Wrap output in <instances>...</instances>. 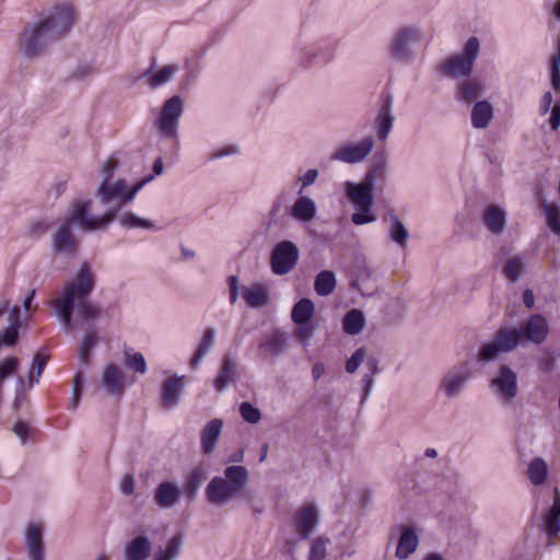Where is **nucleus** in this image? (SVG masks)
Listing matches in <instances>:
<instances>
[{
	"label": "nucleus",
	"mask_w": 560,
	"mask_h": 560,
	"mask_svg": "<svg viewBox=\"0 0 560 560\" xmlns=\"http://www.w3.org/2000/svg\"><path fill=\"white\" fill-rule=\"evenodd\" d=\"M337 46V39L326 37L299 47L298 63L303 69L327 65L335 58Z\"/></svg>",
	"instance_id": "8"
},
{
	"label": "nucleus",
	"mask_w": 560,
	"mask_h": 560,
	"mask_svg": "<svg viewBox=\"0 0 560 560\" xmlns=\"http://www.w3.org/2000/svg\"><path fill=\"white\" fill-rule=\"evenodd\" d=\"M96 287V275L90 262L83 261L73 278L67 282L61 295L55 301V313L63 329L73 328V311L79 300H88Z\"/></svg>",
	"instance_id": "3"
},
{
	"label": "nucleus",
	"mask_w": 560,
	"mask_h": 560,
	"mask_svg": "<svg viewBox=\"0 0 560 560\" xmlns=\"http://www.w3.org/2000/svg\"><path fill=\"white\" fill-rule=\"evenodd\" d=\"M495 389L499 400L511 404L518 395V377L515 371L506 364L500 366L498 374L490 382Z\"/></svg>",
	"instance_id": "13"
},
{
	"label": "nucleus",
	"mask_w": 560,
	"mask_h": 560,
	"mask_svg": "<svg viewBox=\"0 0 560 560\" xmlns=\"http://www.w3.org/2000/svg\"><path fill=\"white\" fill-rule=\"evenodd\" d=\"M124 189L125 179L120 178L115 182L102 180L95 195L102 206H109L115 202L112 207L125 208L126 203H122Z\"/></svg>",
	"instance_id": "21"
},
{
	"label": "nucleus",
	"mask_w": 560,
	"mask_h": 560,
	"mask_svg": "<svg viewBox=\"0 0 560 560\" xmlns=\"http://www.w3.org/2000/svg\"><path fill=\"white\" fill-rule=\"evenodd\" d=\"M108 226L112 222L117 221L119 225L125 230H148L152 232H158L161 230V226L156 224V222L139 217L135 212L130 210H126L125 208L119 207H109L108 208Z\"/></svg>",
	"instance_id": "14"
},
{
	"label": "nucleus",
	"mask_w": 560,
	"mask_h": 560,
	"mask_svg": "<svg viewBox=\"0 0 560 560\" xmlns=\"http://www.w3.org/2000/svg\"><path fill=\"white\" fill-rule=\"evenodd\" d=\"M49 229V224L45 220H38L30 224L28 234L33 237H40Z\"/></svg>",
	"instance_id": "63"
},
{
	"label": "nucleus",
	"mask_w": 560,
	"mask_h": 560,
	"mask_svg": "<svg viewBox=\"0 0 560 560\" xmlns=\"http://www.w3.org/2000/svg\"><path fill=\"white\" fill-rule=\"evenodd\" d=\"M49 360L48 354H44L42 352H37L33 357L32 366L28 375V385L33 386V384H38L39 377L42 376L47 363Z\"/></svg>",
	"instance_id": "46"
},
{
	"label": "nucleus",
	"mask_w": 560,
	"mask_h": 560,
	"mask_svg": "<svg viewBox=\"0 0 560 560\" xmlns=\"http://www.w3.org/2000/svg\"><path fill=\"white\" fill-rule=\"evenodd\" d=\"M385 179V162L377 160L375 155L373 165L360 183H345V196L354 209L351 215L353 224L364 225L376 221L377 218L372 211L375 202L374 188L377 180L384 183Z\"/></svg>",
	"instance_id": "2"
},
{
	"label": "nucleus",
	"mask_w": 560,
	"mask_h": 560,
	"mask_svg": "<svg viewBox=\"0 0 560 560\" xmlns=\"http://www.w3.org/2000/svg\"><path fill=\"white\" fill-rule=\"evenodd\" d=\"M226 283L229 287V302L230 304L234 305L238 301L240 291H242V287L240 285V278L235 275L229 276Z\"/></svg>",
	"instance_id": "57"
},
{
	"label": "nucleus",
	"mask_w": 560,
	"mask_h": 560,
	"mask_svg": "<svg viewBox=\"0 0 560 560\" xmlns=\"http://www.w3.org/2000/svg\"><path fill=\"white\" fill-rule=\"evenodd\" d=\"M180 493V490L174 482L164 481L155 489L154 500L160 508L167 509L177 503Z\"/></svg>",
	"instance_id": "30"
},
{
	"label": "nucleus",
	"mask_w": 560,
	"mask_h": 560,
	"mask_svg": "<svg viewBox=\"0 0 560 560\" xmlns=\"http://www.w3.org/2000/svg\"><path fill=\"white\" fill-rule=\"evenodd\" d=\"M493 339L503 353L515 350L523 342L517 327H501Z\"/></svg>",
	"instance_id": "31"
},
{
	"label": "nucleus",
	"mask_w": 560,
	"mask_h": 560,
	"mask_svg": "<svg viewBox=\"0 0 560 560\" xmlns=\"http://www.w3.org/2000/svg\"><path fill=\"white\" fill-rule=\"evenodd\" d=\"M183 546V538L180 535L173 536L165 549L160 550L153 560H175L180 553Z\"/></svg>",
	"instance_id": "45"
},
{
	"label": "nucleus",
	"mask_w": 560,
	"mask_h": 560,
	"mask_svg": "<svg viewBox=\"0 0 560 560\" xmlns=\"http://www.w3.org/2000/svg\"><path fill=\"white\" fill-rule=\"evenodd\" d=\"M388 218L390 220V226L388 231L389 238L400 248H406L407 240L409 237V232L404 225V223L399 220L394 210L388 212Z\"/></svg>",
	"instance_id": "38"
},
{
	"label": "nucleus",
	"mask_w": 560,
	"mask_h": 560,
	"mask_svg": "<svg viewBox=\"0 0 560 560\" xmlns=\"http://www.w3.org/2000/svg\"><path fill=\"white\" fill-rule=\"evenodd\" d=\"M24 540L30 560H45L44 526L42 524H28Z\"/></svg>",
	"instance_id": "22"
},
{
	"label": "nucleus",
	"mask_w": 560,
	"mask_h": 560,
	"mask_svg": "<svg viewBox=\"0 0 560 560\" xmlns=\"http://www.w3.org/2000/svg\"><path fill=\"white\" fill-rule=\"evenodd\" d=\"M482 93V84L477 80H464L457 85L456 100L465 104H470Z\"/></svg>",
	"instance_id": "36"
},
{
	"label": "nucleus",
	"mask_w": 560,
	"mask_h": 560,
	"mask_svg": "<svg viewBox=\"0 0 560 560\" xmlns=\"http://www.w3.org/2000/svg\"><path fill=\"white\" fill-rule=\"evenodd\" d=\"M517 329L522 341L537 346L542 345L550 334L547 318L539 313L528 316Z\"/></svg>",
	"instance_id": "15"
},
{
	"label": "nucleus",
	"mask_w": 560,
	"mask_h": 560,
	"mask_svg": "<svg viewBox=\"0 0 560 560\" xmlns=\"http://www.w3.org/2000/svg\"><path fill=\"white\" fill-rule=\"evenodd\" d=\"M336 283V276L332 271L322 270L315 278L314 289L318 295L327 296L334 292Z\"/></svg>",
	"instance_id": "41"
},
{
	"label": "nucleus",
	"mask_w": 560,
	"mask_h": 560,
	"mask_svg": "<svg viewBox=\"0 0 560 560\" xmlns=\"http://www.w3.org/2000/svg\"><path fill=\"white\" fill-rule=\"evenodd\" d=\"M223 421L213 419L209 421L201 431V448L205 454H211L217 447L218 441L222 433Z\"/></svg>",
	"instance_id": "29"
},
{
	"label": "nucleus",
	"mask_w": 560,
	"mask_h": 560,
	"mask_svg": "<svg viewBox=\"0 0 560 560\" xmlns=\"http://www.w3.org/2000/svg\"><path fill=\"white\" fill-rule=\"evenodd\" d=\"M365 325L364 313L359 308H352L346 313L342 319L343 331L355 336L362 331Z\"/></svg>",
	"instance_id": "39"
},
{
	"label": "nucleus",
	"mask_w": 560,
	"mask_h": 560,
	"mask_svg": "<svg viewBox=\"0 0 560 560\" xmlns=\"http://www.w3.org/2000/svg\"><path fill=\"white\" fill-rule=\"evenodd\" d=\"M73 22L74 10L71 5H56L31 28L23 31L20 38L21 49L30 59L38 57L49 44L66 35Z\"/></svg>",
	"instance_id": "1"
},
{
	"label": "nucleus",
	"mask_w": 560,
	"mask_h": 560,
	"mask_svg": "<svg viewBox=\"0 0 560 560\" xmlns=\"http://www.w3.org/2000/svg\"><path fill=\"white\" fill-rule=\"evenodd\" d=\"M248 483V471L244 466H228L224 477H213L206 488L209 502L222 505L235 498Z\"/></svg>",
	"instance_id": "4"
},
{
	"label": "nucleus",
	"mask_w": 560,
	"mask_h": 560,
	"mask_svg": "<svg viewBox=\"0 0 560 560\" xmlns=\"http://www.w3.org/2000/svg\"><path fill=\"white\" fill-rule=\"evenodd\" d=\"M556 365V359L549 351H545L538 360V369L542 373H551L555 371Z\"/></svg>",
	"instance_id": "61"
},
{
	"label": "nucleus",
	"mask_w": 560,
	"mask_h": 560,
	"mask_svg": "<svg viewBox=\"0 0 560 560\" xmlns=\"http://www.w3.org/2000/svg\"><path fill=\"white\" fill-rule=\"evenodd\" d=\"M300 259V249L292 241L277 243L270 253V268L277 276L288 275Z\"/></svg>",
	"instance_id": "11"
},
{
	"label": "nucleus",
	"mask_w": 560,
	"mask_h": 560,
	"mask_svg": "<svg viewBox=\"0 0 560 560\" xmlns=\"http://www.w3.org/2000/svg\"><path fill=\"white\" fill-rule=\"evenodd\" d=\"M319 172L316 168H310L307 170L300 178L299 182H301V188L299 189V195H302L303 190L313 185L316 179L318 178Z\"/></svg>",
	"instance_id": "62"
},
{
	"label": "nucleus",
	"mask_w": 560,
	"mask_h": 560,
	"mask_svg": "<svg viewBox=\"0 0 560 560\" xmlns=\"http://www.w3.org/2000/svg\"><path fill=\"white\" fill-rule=\"evenodd\" d=\"M550 230L560 237V210L557 206L546 205L544 208Z\"/></svg>",
	"instance_id": "52"
},
{
	"label": "nucleus",
	"mask_w": 560,
	"mask_h": 560,
	"mask_svg": "<svg viewBox=\"0 0 560 560\" xmlns=\"http://www.w3.org/2000/svg\"><path fill=\"white\" fill-rule=\"evenodd\" d=\"M102 382L106 390L116 397H121L125 390L124 374L114 363H109L103 371Z\"/></svg>",
	"instance_id": "26"
},
{
	"label": "nucleus",
	"mask_w": 560,
	"mask_h": 560,
	"mask_svg": "<svg viewBox=\"0 0 560 560\" xmlns=\"http://www.w3.org/2000/svg\"><path fill=\"white\" fill-rule=\"evenodd\" d=\"M524 271V260L521 256H513L509 258L503 268V275L511 281H517Z\"/></svg>",
	"instance_id": "47"
},
{
	"label": "nucleus",
	"mask_w": 560,
	"mask_h": 560,
	"mask_svg": "<svg viewBox=\"0 0 560 560\" xmlns=\"http://www.w3.org/2000/svg\"><path fill=\"white\" fill-rule=\"evenodd\" d=\"M217 330L213 327H208L205 329L201 340L189 361V365L191 369H197L202 359L213 349L215 343Z\"/></svg>",
	"instance_id": "32"
},
{
	"label": "nucleus",
	"mask_w": 560,
	"mask_h": 560,
	"mask_svg": "<svg viewBox=\"0 0 560 560\" xmlns=\"http://www.w3.org/2000/svg\"><path fill=\"white\" fill-rule=\"evenodd\" d=\"M177 71L178 67L176 65L165 66L149 78L148 84L151 89H158L161 85L170 82Z\"/></svg>",
	"instance_id": "48"
},
{
	"label": "nucleus",
	"mask_w": 560,
	"mask_h": 560,
	"mask_svg": "<svg viewBox=\"0 0 560 560\" xmlns=\"http://www.w3.org/2000/svg\"><path fill=\"white\" fill-rule=\"evenodd\" d=\"M393 106L394 96L392 93L383 92L380 95L376 116L372 124L377 140L383 143L387 141L394 128L395 116L393 114Z\"/></svg>",
	"instance_id": "12"
},
{
	"label": "nucleus",
	"mask_w": 560,
	"mask_h": 560,
	"mask_svg": "<svg viewBox=\"0 0 560 560\" xmlns=\"http://www.w3.org/2000/svg\"><path fill=\"white\" fill-rule=\"evenodd\" d=\"M527 474L533 485L541 486L548 477V466L541 457H536L529 463Z\"/></svg>",
	"instance_id": "42"
},
{
	"label": "nucleus",
	"mask_w": 560,
	"mask_h": 560,
	"mask_svg": "<svg viewBox=\"0 0 560 560\" xmlns=\"http://www.w3.org/2000/svg\"><path fill=\"white\" fill-rule=\"evenodd\" d=\"M298 327L294 331L295 338L304 343L307 345L310 339L313 337L315 331V325L313 322H305V323H294Z\"/></svg>",
	"instance_id": "54"
},
{
	"label": "nucleus",
	"mask_w": 560,
	"mask_h": 560,
	"mask_svg": "<svg viewBox=\"0 0 560 560\" xmlns=\"http://www.w3.org/2000/svg\"><path fill=\"white\" fill-rule=\"evenodd\" d=\"M288 213L298 222H312L317 214V207L313 199L307 196L299 195L294 205L287 209Z\"/></svg>",
	"instance_id": "25"
},
{
	"label": "nucleus",
	"mask_w": 560,
	"mask_h": 560,
	"mask_svg": "<svg viewBox=\"0 0 560 560\" xmlns=\"http://www.w3.org/2000/svg\"><path fill=\"white\" fill-rule=\"evenodd\" d=\"M154 179V175H149L147 177H144L143 179H141L139 183H137L136 185H133L132 187H129L127 185V183L125 182V189H124V196H122V203H126V206L130 205L137 194L148 184L150 183L151 180Z\"/></svg>",
	"instance_id": "51"
},
{
	"label": "nucleus",
	"mask_w": 560,
	"mask_h": 560,
	"mask_svg": "<svg viewBox=\"0 0 560 560\" xmlns=\"http://www.w3.org/2000/svg\"><path fill=\"white\" fill-rule=\"evenodd\" d=\"M326 542L327 539L322 537L313 540L308 555V560H324L326 557Z\"/></svg>",
	"instance_id": "55"
},
{
	"label": "nucleus",
	"mask_w": 560,
	"mask_h": 560,
	"mask_svg": "<svg viewBox=\"0 0 560 560\" xmlns=\"http://www.w3.org/2000/svg\"><path fill=\"white\" fill-rule=\"evenodd\" d=\"M315 314V305L308 298L300 299L291 310V318L293 323L312 322Z\"/></svg>",
	"instance_id": "40"
},
{
	"label": "nucleus",
	"mask_w": 560,
	"mask_h": 560,
	"mask_svg": "<svg viewBox=\"0 0 560 560\" xmlns=\"http://www.w3.org/2000/svg\"><path fill=\"white\" fill-rule=\"evenodd\" d=\"M542 529L549 539H560V493L557 490L552 505L544 514Z\"/></svg>",
	"instance_id": "24"
},
{
	"label": "nucleus",
	"mask_w": 560,
	"mask_h": 560,
	"mask_svg": "<svg viewBox=\"0 0 560 560\" xmlns=\"http://www.w3.org/2000/svg\"><path fill=\"white\" fill-rule=\"evenodd\" d=\"M152 542L144 535H137L125 546L126 560H147L151 553Z\"/></svg>",
	"instance_id": "27"
},
{
	"label": "nucleus",
	"mask_w": 560,
	"mask_h": 560,
	"mask_svg": "<svg viewBox=\"0 0 560 560\" xmlns=\"http://www.w3.org/2000/svg\"><path fill=\"white\" fill-rule=\"evenodd\" d=\"M418 544L419 538L415 529L410 527H404L398 539L395 556L400 560L407 559L411 553L416 551Z\"/></svg>",
	"instance_id": "33"
},
{
	"label": "nucleus",
	"mask_w": 560,
	"mask_h": 560,
	"mask_svg": "<svg viewBox=\"0 0 560 560\" xmlns=\"http://www.w3.org/2000/svg\"><path fill=\"white\" fill-rule=\"evenodd\" d=\"M13 432L19 436L22 444H26V442L32 439L34 434V431L30 428V425L22 420H18L15 422Z\"/></svg>",
	"instance_id": "58"
},
{
	"label": "nucleus",
	"mask_w": 560,
	"mask_h": 560,
	"mask_svg": "<svg viewBox=\"0 0 560 560\" xmlns=\"http://www.w3.org/2000/svg\"><path fill=\"white\" fill-rule=\"evenodd\" d=\"M75 306L78 316L84 320H94L101 314V308L98 307V305L88 300L77 301Z\"/></svg>",
	"instance_id": "49"
},
{
	"label": "nucleus",
	"mask_w": 560,
	"mask_h": 560,
	"mask_svg": "<svg viewBox=\"0 0 560 560\" xmlns=\"http://www.w3.org/2000/svg\"><path fill=\"white\" fill-rule=\"evenodd\" d=\"M505 212L498 206H489L483 213L485 225L494 234H500L505 228Z\"/></svg>",
	"instance_id": "37"
},
{
	"label": "nucleus",
	"mask_w": 560,
	"mask_h": 560,
	"mask_svg": "<svg viewBox=\"0 0 560 560\" xmlns=\"http://www.w3.org/2000/svg\"><path fill=\"white\" fill-rule=\"evenodd\" d=\"M240 153V149L235 144H228L222 148L214 149L209 154V160H218L223 159L230 155H235Z\"/></svg>",
	"instance_id": "60"
},
{
	"label": "nucleus",
	"mask_w": 560,
	"mask_h": 560,
	"mask_svg": "<svg viewBox=\"0 0 560 560\" xmlns=\"http://www.w3.org/2000/svg\"><path fill=\"white\" fill-rule=\"evenodd\" d=\"M124 362L128 369H131L137 373L145 374L148 371L144 355L141 352H135L131 347L125 348Z\"/></svg>",
	"instance_id": "43"
},
{
	"label": "nucleus",
	"mask_w": 560,
	"mask_h": 560,
	"mask_svg": "<svg viewBox=\"0 0 560 560\" xmlns=\"http://www.w3.org/2000/svg\"><path fill=\"white\" fill-rule=\"evenodd\" d=\"M184 112V101L182 96L174 95L170 97L162 106L160 117L155 124L162 139L174 142L175 150H178V122Z\"/></svg>",
	"instance_id": "7"
},
{
	"label": "nucleus",
	"mask_w": 560,
	"mask_h": 560,
	"mask_svg": "<svg viewBox=\"0 0 560 560\" xmlns=\"http://www.w3.org/2000/svg\"><path fill=\"white\" fill-rule=\"evenodd\" d=\"M365 358V349L358 348L352 355L346 361V371L349 374H353Z\"/></svg>",
	"instance_id": "56"
},
{
	"label": "nucleus",
	"mask_w": 560,
	"mask_h": 560,
	"mask_svg": "<svg viewBox=\"0 0 560 560\" xmlns=\"http://www.w3.org/2000/svg\"><path fill=\"white\" fill-rule=\"evenodd\" d=\"M118 167V162L115 158L110 156L103 166V179L106 182H110L116 168Z\"/></svg>",
	"instance_id": "64"
},
{
	"label": "nucleus",
	"mask_w": 560,
	"mask_h": 560,
	"mask_svg": "<svg viewBox=\"0 0 560 560\" xmlns=\"http://www.w3.org/2000/svg\"><path fill=\"white\" fill-rule=\"evenodd\" d=\"M288 348V336L279 328L273 329L270 334L265 335L259 343L258 349L264 358H277L282 355Z\"/></svg>",
	"instance_id": "19"
},
{
	"label": "nucleus",
	"mask_w": 560,
	"mask_h": 560,
	"mask_svg": "<svg viewBox=\"0 0 560 560\" xmlns=\"http://www.w3.org/2000/svg\"><path fill=\"white\" fill-rule=\"evenodd\" d=\"M238 378L236 360L232 353L228 352L220 362L219 371L213 380V387L217 392H224L230 385L236 383Z\"/></svg>",
	"instance_id": "20"
},
{
	"label": "nucleus",
	"mask_w": 560,
	"mask_h": 560,
	"mask_svg": "<svg viewBox=\"0 0 560 560\" xmlns=\"http://www.w3.org/2000/svg\"><path fill=\"white\" fill-rule=\"evenodd\" d=\"M207 478V470L202 466L194 467L187 476L180 492L186 495L188 501H194L197 497L200 486Z\"/></svg>",
	"instance_id": "34"
},
{
	"label": "nucleus",
	"mask_w": 560,
	"mask_h": 560,
	"mask_svg": "<svg viewBox=\"0 0 560 560\" xmlns=\"http://www.w3.org/2000/svg\"><path fill=\"white\" fill-rule=\"evenodd\" d=\"M421 40V32L413 26L395 31L388 44V54L398 63L409 65L415 59L413 45Z\"/></svg>",
	"instance_id": "9"
},
{
	"label": "nucleus",
	"mask_w": 560,
	"mask_h": 560,
	"mask_svg": "<svg viewBox=\"0 0 560 560\" xmlns=\"http://www.w3.org/2000/svg\"><path fill=\"white\" fill-rule=\"evenodd\" d=\"M319 523L318 510L314 504H306L293 514V525L301 539H308Z\"/></svg>",
	"instance_id": "18"
},
{
	"label": "nucleus",
	"mask_w": 560,
	"mask_h": 560,
	"mask_svg": "<svg viewBox=\"0 0 560 560\" xmlns=\"http://www.w3.org/2000/svg\"><path fill=\"white\" fill-rule=\"evenodd\" d=\"M242 296L250 308H260L269 304V289L265 284L243 285Z\"/></svg>",
	"instance_id": "28"
},
{
	"label": "nucleus",
	"mask_w": 560,
	"mask_h": 560,
	"mask_svg": "<svg viewBox=\"0 0 560 560\" xmlns=\"http://www.w3.org/2000/svg\"><path fill=\"white\" fill-rule=\"evenodd\" d=\"M240 413L242 418L250 424H256L261 419L260 410L249 401H244L240 405Z\"/></svg>",
	"instance_id": "50"
},
{
	"label": "nucleus",
	"mask_w": 560,
	"mask_h": 560,
	"mask_svg": "<svg viewBox=\"0 0 560 560\" xmlns=\"http://www.w3.org/2000/svg\"><path fill=\"white\" fill-rule=\"evenodd\" d=\"M503 353L498 346L497 341L492 339L489 342H483L478 350L477 361L481 364L495 361L500 354Z\"/></svg>",
	"instance_id": "44"
},
{
	"label": "nucleus",
	"mask_w": 560,
	"mask_h": 560,
	"mask_svg": "<svg viewBox=\"0 0 560 560\" xmlns=\"http://www.w3.org/2000/svg\"><path fill=\"white\" fill-rule=\"evenodd\" d=\"M480 52V40L476 36L467 39L460 52L448 58L442 66L441 72L448 78H470L475 62Z\"/></svg>",
	"instance_id": "5"
},
{
	"label": "nucleus",
	"mask_w": 560,
	"mask_h": 560,
	"mask_svg": "<svg viewBox=\"0 0 560 560\" xmlns=\"http://www.w3.org/2000/svg\"><path fill=\"white\" fill-rule=\"evenodd\" d=\"M80 248V242L72 232L69 222H62L51 236V249L57 255L72 257Z\"/></svg>",
	"instance_id": "17"
},
{
	"label": "nucleus",
	"mask_w": 560,
	"mask_h": 560,
	"mask_svg": "<svg viewBox=\"0 0 560 560\" xmlns=\"http://www.w3.org/2000/svg\"><path fill=\"white\" fill-rule=\"evenodd\" d=\"M185 375H175L167 377L162 383L161 404L163 408L173 409L179 404L180 395L184 389L183 381L185 380Z\"/></svg>",
	"instance_id": "23"
},
{
	"label": "nucleus",
	"mask_w": 560,
	"mask_h": 560,
	"mask_svg": "<svg viewBox=\"0 0 560 560\" xmlns=\"http://www.w3.org/2000/svg\"><path fill=\"white\" fill-rule=\"evenodd\" d=\"M108 208L101 215L92 214V200H75L69 207L65 222L71 226L78 225L82 232L107 231L108 229Z\"/></svg>",
	"instance_id": "6"
},
{
	"label": "nucleus",
	"mask_w": 560,
	"mask_h": 560,
	"mask_svg": "<svg viewBox=\"0 0 560 560\" xmlns=\"http://www.w3.org/2000/svg\"><path fill=\"white\" fill-rule=\"evenodd\" d=\"M472 378V371L468 362H462L450 368L441 378L439 389L443 395L453 399L458 397L466 388L467 383Z\"/></svg>",
	"instance_id": "10"
},
{
	"label": "nucleus",
	"mask_w": 560,
	"mask_h": 560,
	"mask_svg": "<svg viewBox=\"0 0 560 560\" xmlns=\"http://www.w3.org/2000/svg\"><path fill=\"white\" fill-rule=\"evenodd\" d=\"M493 118V107L488 101L477 102L471 109V125L476 129H485Z\"/></svg>",
	"instance_id": "35"
},
{
	"label": "nucleus",
	"mask_w": 560,
	"mask_h": 560,
	"mask_svg": "<svg viewBox=\"0 0 560 560\" xmlns=\"http://www.w3.org/2000/svg\"><path fill=\"white\" fill-rule=\"evenodd\" d=\"M96 73V69L92 63L83 62L80 63L77 69L72 73V79L74 80H85L88 78L93 77Z\"/></svg>",
	"instance_id": "59"
},
{
	"label": "nucleus",
	"mask_w": 560,
	"mask_h": 560,
	"mask_svg": "<svg viewBox=\"0 0 560 560\" xmlns=\"http://www.w3.org/2000/svg\"><path fill=\"white\" fill-rule=\"evenodd\" d=\"M374 139L372 136L364 137L355 143L340 147L331 156L347 164H355L364 161L373 151Z\"/></svg>",
	"instance_id": "16"
},
{
	"label": "nucleus",
	"mask_w": 560,
	"mask_h": 560,
	"mask_svg": "<svg viewBox=\"0 0 560 560\" xmlns=\"http://www.w3.org/2000/svg\"><path fill=\"white\" fill-rule=\"evenodd\" d=\"M20 329L14 324L8 325L0 331V342L7 348L16 346L20 340Z\"/></svg>",
	"instance_id": "53"
}]
</instances>
